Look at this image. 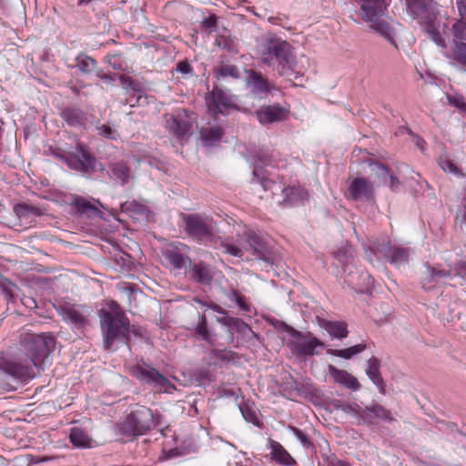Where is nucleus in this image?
<instances>
[{
  "label": "nucleus",
  "instance_id": "9",
  "mask_svg": "<svg viewBox=\"0 0 466 466\" xmlns=\"http://www.w3.org/2000/svg\"><path fill=\"white\" fill-rule=\"evenodd\" d=\"M456 277L466 279V262L459 261L454 268H451L449 270L428 267V276L422 280V287L424 289L430 290L437 285L446 284L448 279Z\"/></svg>",
  "mask_w": 466,
  "mask_h": 466
},
{
  "label": "nucleus",
  "instance_id": "17",
  "mask_svg": "<svg viewBox=\"0 0 466 466\" xmlns=\"http://www.w3.org/2000/svg\"><path fill=\"white\" fill-rule=\"evenodd\" d=\"M288 112L286 108L273 105L260 107L256 112V116L260 124L267 125L284 120Z\"/></svg>",
  "mask_w": 466,
  "mask_h": 466
},
{
  "label": "nucleus",
  "instance_id": "20",
  "mask_svg": "<svg viewBox=\"0 0 466 466\" xmlns=\"http://www.w3.org/2000/svg\"><path fill=\"white\" fill-rule=\"evenodd\" d=\"M328 370L329 376L336 383L353 391H357L360 389V384L357 378L347 370H339L333 365H329Z\"/></svg>",
  "mask_w": 466,
  "mask_h": 466
},
{
  "label": "nucleus",
  "instance_id": "26",
  "mask_svg": "<svg viewBox=\"0 0 466 466\" xmlns=\"http://www.w3.org/2000/svg\"><path fill=\"white\" fill-rule=\"evenodd\" d=\"M319 323L332 339H342L349 334L348 325L344 321L321 319Z\"/></svg>",
  "mask_w": 466,
  "mask_h": 466
},
{
  "label": "nucleus",
  "instance_id": "47",
  "mask_svg": "<svg viewBox=\"0 0 466 466\" xmlns=\"http://www.w3.org/2000/svg\"><path fill=\"white\" fill-rule=\"evenodd\" d=\"M228 299L234 300L241 310L245 312H250V306L247 303L245 299L242 296H240L237 291H230V293L228 294Z\"/></svg>",
  "mask_w": 466,
  "mask_h": 466
},
{
  "label": "nucleus",
  "instance_id": "3",
  "mask_svg": "<svg viewBox=\"0 0 466 466\" xmlns=\"http://www.w3.org/2000/svg\"><path fill=\"white\" fill-rule=\"evenodd\" d=\"M353 2L359 5L361 18L369 24L370 28L398 48L395 28L382 19L388 6L386 0H353Z\"/></svg>",
  "mask_w": 466,
  "mask_h": 466
},
{
  "label": "nucleus",
  "instance_id": "21",
  "mask_svg": "<svg viewBox=\"0 0 466 466\" xmlns=\"http://www.w3.org/2000/svg\"><path fill=\"white\" fill-rule=\"evenodd\" d=\"M360 418L367 424H373L376 419L384 421H392L390 411L380 404H373L361 410Z\"/></svg>",
  "mask_w": 466,
  "mask_h": 466
},
{
  "label": "nucleus",
  "instance_id": "5",
  "mask_svg": "<svg viewBox=\"0 0 466 466\" xmlns=\"http://www.w3.org/2000/svg\"><path fill=\"white\" fill-rule=\"evenodd\" d=\"M161 416L146 406H137L125 421L119 424L120 433L127 436L144 435L160 424Z\"/></svg>",
  "mask_w": 466,
  "mask_h": 466
},
{
  "label": "nucleus",
  "instance_id": "29",
  "mask_svg": "<svg viewBox=\"0 0 466 466\" xmlns=\"http://www.w3.org/2000/svg\"><path fill=\"white\" fill-rule=\"evenodd\" d=\"M269 447L272 460L285 466H292L296 464V461L285 450V448L278 441H270Z\"/></svg>",
  "mask_w": 466,
  "mask_h": 466
},
{
  "label": "nucleus",
  "instance_id": "25",
  "mask_svg": "<svg viewBox=\"0 0 466 466\" xmlns=\"http://www.w3.org/2000/svg\"><path fill=\"white\" fill-rule=\"evenodd\" d=\"M370 170L378 179L379 185L389 186L391 189H395L399 186V179L389 173V170L382 164L374 162L370 164Z\"/></svg>",
  "mask_w": 466,
  "mask_h": 466
},
{
  "label": "nucleus",
  "instance_id": "38",
  "mask_svg": "<svg viewBox=\"0 0 466 466\" xmlns=\"http://www.w3.org/2000/svg\"><path fill=\"white\" fill-rule=\"evenodd\" d=\"M167 261L176 269H181L186 266L188 258L179 253L175 248L167 249L164 253Z\"/></svg>",
  "mask_w": 466,
  "mask_h": 466
},
{
  "label": "nucleus",
  "instance_id": "19",
  "mask_svg": "<svg viewBox=\"0 0 466 466\" xmlns=\"http://www.w3.org/2000/svg\"><path fill=\"white\" fill-rule=\"evenodd\" d=\"M166 128L177 138L183 139L190 129L189 121L186 119L185 114L177 111L166 120Z\"/></svg>",
  "mask_w": 466,
  "mask_h": 466
},
{
  "label": "nucleus",
  "instance_id": "42",
  "mask_svg": "<svg viewBox=\"0 0 466 466\" xmlns=\"http://www.w3.org/2000/svg\"><path fill=\"white\" fill-rule=\"evenodd\" d=\"M239 410L241 411L243 418L247 421L251 422L254 425L258 424L259 420H258V412L254 409L250 408L247 404H243V405L239 406Z\"/></svg>",
  "mask_w": 466,
  "mask_h": 466
},
{
  "label": "nucleus",
  "instance_id": "36",
  "mask_svg": "<svg viewBox=\"0 0 466 466\" xmlns=\"http://www.w3.org/2000/svg\"><path fill=\"white\" fill-rule=\"evenodd\" d=\"M353 248L348 243L343 244L334 252V258L339 265L346 271L350 260L352 259Z\"/></svg>",
  "mask_w": 466,
  "mask_h": 466
},
{
  "label": "nucleus",
  "instance_id": "12",
  "mask_svg": "<svg viewBox=\"0 0 466 466\" xmlns=\"http://www.w3.org/2000/svg\"><path fill=\"white\" fill-rule=\"evenodd\" d=\"M376 253L382 255L395 267H400L408 262L410 250L400 247H392L390 242L375 244L373 247Z\"/></svg>",
  "mask_w": 466,
  "mask_h": 466
},
{
  "label": "nucleus",
  "instance_id": "23",
  "mask_svg": "<svg viewBox=\"0 0 466 466\" xmlns=\"http://www.w3.org/2000/svg\"><path fill=\"white\" fill-rule=\"evenodd\" d=\"M380 362L375 358L371 357L367 361L366 368V375L372 381V383L377 387L378 390L381 394H386V384L381 377L380 371Z\"/></svg>",
  "mask_w": 466,
  "mask_h": 466
},
{
  "label": "nucleus",
  "instance_id": "28",
  "mask_svg": "<svg viewBox=\"0 0 466 466\" xmlns=\"http://www.w3.org/2000/svg\"><path fill=\"white\" fill-rule=\"evenodd\" d=\"M59 313L64 320L68 321L76 327H82L86 322V318L82 313L79 307L66 305L60 307Z\"/></svg>",
  "mask_w": 466,
  "mask_h": 466
},
{
  "label": "nucleus",
  "instance_id": "49",
  "mask_svg": "<svg viewBox=\"0 0 466 466\" xmlns=\"http://www.w3.org/2000/svg\"><path fill=\"white\" fill-rule=\"evenodd\" d=\"M289 430L293 433V435L299 441V442L305 446L309 447L310 445V441H309L307 435L299 429L289 426Z\"/></svg>",
  "mask_w": 466,
  "mask_h": 466
},
{
  "label": "nucleus",
  "instance_id": "41",
  "mask_svg": "<svg viewBox=\"0 0 466 466\" xmlns=\"http://www.w3.org/2000/svg\"><path fill=\"white\" fill-rule=\"evenodd\" d=\"M147 97L143 96L142 93L137 89L132 88L127 91V97L126 98V104L130 106H140Z\"/></svg>",
  "mask_w": 466,
  "mask_h": 466
},
{
  "label": "nucleus",
  "instance_id": "53",
  "mask_svg": "<svg viewBox=\"0 0 466 466\" xmlns=\"http://www.w3.org/2000/svg\"><path fill=\"white\" fill-rule=\"evenodd\" d=\"M361 410L362 409L358 405H355V406L346 405L345 407H343V410L346 413H351L353 415H358L360 417Z\"/></svg>",
  "mask_w": 466,
  "mask_h": 466
},
{
  "label": "nucleus",
  "instance_id": "63",
  "mask_svg": "<svg viewBox=\"0 0 466 466\" xmlns=\"http://www.w3.org/2000/svg\"><path fill=\"white\" fill-rule=\"evenodd\" d=\"M101 78L106 79V80L108 79L107 76H101Z\"/></svg>",
  "mask_w": 466,
  "mask_h": 466
},
{
  "label": "nucleus",
  "instance_id": "39",
  "mask_svg": "<svg viewBox=\"0 0 466 466\" xmlns=\"http://www.w3.org/2000/svg\"><path fill=\"white\" fill-rule=\"evenodd\" d=\"M358 274V279L355 278L352 271H350L348 276L345 278V281L350 286L352 289L356 290H362L364 286H369L370 284V276L367 273L361 272Z\"/></svg>",
  "mask_w": 466,
  "mask_h": 466
},
{
  "label": "nucleus",
  "instance_id": "14",
  "mask_svg": "<svg viewBox=\"0 0 466 466\" xmlns=\"http://www.w3.org/2000/svg\"><path fill=\"white\" fill-rule=\"evenodd\" d=\"M356 201H368L373 198V184L364 177L353 179L349 187L348 195Z\"/></svg>",
  "mask_w": 466,
  "mask_h": 466
},
{
  "label": "nucleus",
  "instance_id": "52",
  "mask_svg": "<svg viewBox=\"0 0 466 466\" xmlns=\"http://www.w3.org/2000/svg\"><path fill=\"white\" fill-rule=\"evenodd\" d=\"M201 25L203 28L213 31L217 26V17L215 15H210L205 18Z\"/></svg>",
  "mask_w": 466,
  "mask_h": 466
},
{
  "label": "nucleus",
  "instance_id": "46",
  "mask_svg": "<svg viewBox=\"0 0 466 466\" xmlns=\"http://www.w3.org/2000/svg\"><path fill=\"white\" fill-rule=\"evenodd\" d=\"M218 321L227 326H235L239 330H245L246 329H248V326L245 322L238 319L228 316L222 319H218Z\"/></svg>",
  "mask_w": 466,
  "mask_h": 466
},
{
  "label": "nucleus",
  "instance_id": "57",
  "mask_svg": "<svg viewBox=\"0 0 466 466\" xmlns=\"http://www.w3.org/2000/svg\"><path fill=\"white\" fill-rule=\"evenodd\" d=\"M230 350H218L216 351V356L220 359H225L227 355L231 354Z\"/></svg>",
  "mask_w": 466,
  "mask_h": 466
},
{
  "label": "nucleus",
  "instance_id": "45",
  "mask_svg": "<svg viewBox=\"0 0 466 466\" xmlns=\"http://www.w3.org/2000/svg\"><path fill=\"white\" fill-rule=\"evenodd\" d=\"M446 97L450 105L453 106L454 107L461 111H466V102L461 95L448 94Z\"/></svg>",
  "mask_w": 466,
  "mask_h": 466
},
{
  "label": "nucleus",
  "instance_id": "33",
  "mask_svg": "<svg viewBox=\"0 0 466 466\" xmlns=\"http://www.w3.org/2000/svg\"><path fill=\"white\" fill-rule=\"evenodd\" d=\"M366 348L367 346L365 343H360L342 350L328 349L327 353L330 356L339 357L344 360H350L352 357L364 351Z\"/></svg>",
  "mask_w": 466,
  "mask_h": 466
},
{
  "label": "nucleus",
  "instance_id": "30",
  "mask_svg": "<svg viewBox=\"0 0 466 466\" xmlns=\"http://www.w3.org/2000/svg\"><path fill=\"white\" fill-rule=\"evenodd\" d=\"M199 133L201 142L205 147L216 146L224 135L223 130L218 127L201 128Z\"/></svg>",
  "mask_w": 466,
  "mask_h": 466
},
{
  "label": "nucleus",
  "instance_id": "32",
  "mask_svg": "<svg viewBox=\"0 0 466 466\" xmlns=\"http://www.w3.org/2000/svg\"><path fill=\"white\" fill-rule=\"evenodd\" d=\"M62 117L71 127H81L85 124L86 116L82 110L68 107L62 111Z\"/></svg>",
  "mask_w": 466,
  "mask_h": 466
},
{
  "label": "nucleus",
  "instance_id": "1",
  "mask_svg": "<svg viewBox=\"0 0 466 466\" xmlns=\"http://www.w3.org/2000/svg\"><path fill=\"white\" fill-rule=\"evenodd\" d=\"M21 347L23 353L4 361L2 369L15 379L27 380L35 377V369L39 370L55 350L56 340L50 334L27 333L22 338Z\"/></svg>",
  "mask_w": 466,
  "mask_h": 466
},
{
  "label": "nucleus",
  "instance_id": "37",
  "mask_svg": "<svg viewBox=\"0 0 466 466\" xmlns=\"http://www.w3.org/2000/svg\"><path fill=\"white\" fill-rule=\"evenodd\" d=\"M192 277L200 284L208 285L212 280L209 268L204 263L195 264L192 267Z\"/></svg>",
  "mask_w": 466,
  "mask_h": 466
},
{
  "label": "nucleus",
  "instance_id": "22",
  "mask_svg": "<svg viewBox=\"0 0 466 466\" xmlns=\"http://www.w3.org/2000/svg\"><path fill=\"white\" fill-rule=\"evenodd\" d=\"M458 15L451 25L452 39L466 40V5L456 3Z\"/></svg>",
  "mask_w": 466,
  "mask_h": 466
},
{
  "label": "nucleus",
  "instance_id": "16",
  "mask_svg": "<svg viewBox=\"0 0 466 466\" xmlns=\"http://www.w3.org/2000/svg\"><path fill=\"white\" fill-rule=\"evenodd\" d=\"M449 64L466 71V40L452 39L451 47L444 53Z\"/></svg>",
  "mask_w": 466,
  "mask_h": 466
},
{
  "label": "nucleus",
  "instance_id": "2",
  "mask_svg": "<svg viewBox=\"0 0 466 466\" xmlns=\"http://www.w3.org/2000/svg\"><path fill=\"white\" fill-rule=\"evenodd\" d=\"M99 316L106 350H111L116 341L126 343L128 340L130 322L116 302L111 301L109 309H102Z\"/></svg>",
  "mask_w": 466,
  "mask_h": 466
},
{
  "label": "nucleus",
  "instance_id": "7",
  "mask_svg": "<svg viewBox=\"0 0 466 466\" xmlns=\"http://www.w3.org/2000/svg\"><path fill=\"white\" fill-rule=\"evenodd\" d=\"M283 326L290 336L288 346L298 357L309 358L318 355V349L324 348V343L310 332L302 333L286 324Z\"/></svg>",
  "mask_w": 466,
  "mask_h": 466
},
{
  "label": "nucleus",
  "instance_id": "35",
  "mask_svg": "<svg viewBox=\"0 0 466 466\" xmlns=\"http://www.w3.org/2000/svg\"><path fill=\"white\" fill-rule=\"evenodd\" d=\"M96 66V62L87 55L81 53L75 58V65L72 67H76L82 74H90L94 71Z\"/></svg>",
  "mask_w": 466,
  "mask_h": 466
},
{
  "label": "nucleus",
  "instance_id": "40",
  "mask_svg": "<svg viewBox=\"0 0 466 466\" xmlns=\"http://www.w3.org/2000/svg\"><path fill=\"white\" fill-rule=\"evenodd\" d=\"M197 335L209 344L213 343V338L208 329L207 318L205 315L199 316L198 322L196 326Z\"/></svg>",
  "mask_w": 466,
  "mask_h": 466
},
{
  "label": "nucleus",
  "instance_id": "18",
  "mask_svg": "<svg viewBox=\"0 0 466 466\" xmlns=\"http://www.w3.org/2000/svg\"><path fill=\"white\" fill-rule=\"evenodd\" d=\"M282 199L278 203L284 207H293L303 204L309 198L308 192L300 186H291L281 190Z\"/></svg>",
  "mask_w": 466,
  "mask_h": 466
},
{
  "label": "nucleus",
  "instance_id": "11",
  "mask_svg": "<svg viewBox=\"0 0 466 466\" xmlns=\"http://www.w3.org/2000/svg\"><path fill=\"white\" fill-rule=\"evenodd\" d=\"M60 157L69 168L83 175L89 174L95 170L96 159L82 144H77L74 154L70 153L67 156H62Z\"/></svg>",
  "mask_w": 466,
  "mask_h": 466
},
{
  "label": "nucleus",
  "instance_id": "64",
  "mask_svg": "<svg viewBox=\"0 0 466 466\" xmlns=\"http://www.w3.org/2000/svg\"><path fill=\"white\" fill-rule=\"evenodd\" d=\"M464 200H466V188H465V197H464Z\"/></svg>",
  "mask_w": 466,
  "mask_h": 466
},
{
  "label": "nucleus",
  "instance_id": "44",
  "mask_svg": "<svg viewBox=\"0 0 466 466\" xmlns=\"http://www.w3.org/2000/svg\"><path fill=\"white\" fill-rule=\"evenodd\" d=\"M121 209L123 212L128 213L130 215L133 214H143L145 211V207L135 200L126 201L121 204Z\"/></svg>",
  "mask_w": 466,
  "mask_h": 466
},
{
  "label": "nucleus",
  "instance_id": "51",
  "mask_svg": "<svg viewBox=\"0 0 466 466\" xmlns=\"http://www.w3.org/2000/svg\"><path fill=\"white\" fill-rule=\"evenodd\" d=\"M440 165H441V168L443 169V171H445V172H449L451 174L459 173L458 167L449 159L441 160Z\"/></svg>",
  "mask_w": 466,
  "mask_h": 466
},
{
  "label": "nucleus",
  "instance_id": "15",
  "mask_svg": "<svg viewBox=\"0 0 466 466\" xmlns=\"http://www.w3.org/2000/svg\"><path fill=\"white\" fill-rule=\"evenodd\" d=\"M208 112L214 117L218 114H224V112L232 106V102L222 90L214 88L212 92L206 97Z\"/></svg>",
  "mask_w": 466,
  "mask_h": 466
},
{
  "label": "nucleus",
  "instance_id": "61",
  "mask_svg": "<svg viewBox=\"0 0 466 466\" xmlns=\"http://www.w3.org/2000/svg\"><path fill=\"white\" fill-rule=\"evenodd\" d=\"M463 220L466 221V204L464 205Z\"/></svg>",
  "mask_w": 466,
  "mask_h": 466
},
{
  "label": "nucleus",
  "instance_id": "58",
  "mask_svg": "<svg viewBox=\"0 0 466 466\" xmlns=\"http://www.w3.org/2000/svg\"><path fill=\"white\" fill-rule=\"evenodd\" d=\"M433 40L438 46H444V40L438 34L434 35Z\"/></svg>",
  "mask_w": 466,
  "mask_h": 466
},
{
  "label": "nucleus",
  "instance_id": "24",
  "mask_svg": "<svg viewBox=\"0 0 466 466\" xmlns=\"http://www.w3.org/2000/svg\"><path fill=\"white\" fill-rule=\"evenodd\" d=\"M247 85L251 92L260 98L267 96L270 89L268 81L260 73L255 71L250 72Z\"/></svg>",
  "mask_w": 466,
  "mask_h": 466
},
{
  "label": "nucleus",
  "instance_id": "31",
  "mask_svg": "<svg viewBox=\"0 0 466 466\" xmlns=\"http://www.w3.org/2000/svg\"><path fill=\"white\" fill-rule=\"evenodd\" d=\"M109 176L112 179L118 180L122 186L127 184L129 179L132 178L129 167L122 162L115 163L112 165L109 171Z\"/></svg>",
  "mask_w": 466,
  "mask_h": 466
},
{
  "label": "nucleus",
  "instance_id": "10",
  "mask_svg": "<svg viewBox=\"0 0 466 466\" xmlns=\"http://www.w3.org/2000/svg\"><path fill=\"white\" fill-rule=\"evenodd\" d=\"M132 374L142 383L148 384L158 391L167 392L171 387V383L164 375L147 364L136 365Z\"/></svg>",
  "mask_w": 466,
  "mask_h": 466
},
{
  "label": "nucleus",
  "instance_id": "27",
  "mask_svg": "<svg viewBox=\"0 0 466 466\" xmlns=\"http://www.w3.org/2000/svg\"><path fill=\"white\" fill-rule=\"evenodd\" d=\"M271 161L268 156H262L259 155L258 157V161L255 164L254 170H253V177L254 179L257 180L258 183H259L264 189H269L271 187V185H275V183L268 179L266 177L265 170L263 169L262 166H270Z\"/></svg>",
  "mask_w": 466,
  "mask_h": 466
},
{
  "label": "nucleus",
  "instance_id": "60",
  "mask_svg": "<svg viewBox=\"0 0 466 466\" xmlns=\"http://www.w3.org/2000/svg\"><path fill=\"white\" fill-rule=\"evenodd\" d=\"M91 1H92V0H79V1H78V3H79L80 5H82V4H88V3H90Z\"/></svg>",
  "mask_w": 466,
  "mask_h": 466
},
{
  "label": "nucleus",
  "instance_id": "59",
  "mask_svg": "<svg viewBox=\"0 0 466 466\" xmlns=\"http://www.w3.org/2000/svg\"><path fill=\"white\" fill-rule=\"evenodd\" d=\"M228 466H242L241 465V462H238V461H233V462H229Z\"/></svg>",
  "mask_w": 466,
  "mask_h": 466
},
{
  "label": "nucleus",
  "instance_id": "56",
  "mask_svg": "<svg viewBox=\"0 0 466 466\" xmlns=\"http://www.w3.org/2000/svg\"><path fill=\"white\" fill-rule=\"evenodd\" d=\"M330 466H350L349 462L339 460V459H332L329 461Z\"/></svg>",
  "mask_w": 466,
  "mask_h": 466
},
{
  "label": "nucleus",
  "instance_id": "55",
  "mask_svg": "<svg viewBox=\"0 0 466 466\" xmlns=\"http://www.w3.org/2000/svg\"><path fill=\"white\" fill-rule=\"evenodd\" d=\"M189 65L186 62H180L177 65V69L179 72L187 74L189 72Z\"/></svg>",
  "mask_w": 466,
  "mask_h": 466
},
{
  "label": "nucleus",
  "instance_id": "54",
  "mask_svg": "<svg viewBox=\"0 0 466 466\" xmlns=\"http://www.w3.org/2000/svg\"><path fill=\"white\" fill-rule=\"evenodd\" d=\"M198 302L200 304L204 305V306L208 307L209 309H211L212 310H214L217 313H219V314H222V315H226L227 314L226 310L223 309L220 306H218L217 304H204L201 301H198Z\"/></svg>",
  "mask_w": 466,
  "mask_h": 466
},
{
  "label": "nucleus",
  "instance_id": "4",
  "mask_svg": "<svg viewBox=\"0 0 466 466\" xmlns=\"http://www.w3.org/2000/svg\"><path fill=\"white\" fill-rule=\"evenodd\" d=\"M221 250L236 258H241L245 251L251 250L258 256L264 255L266 246L261 237L252 230L242 228L236 238H224L219 241Z\"/></svg>",
  "mask_w": 466,
  "mask_h": 466
},
{
  "label": "nucleus",
  "instance_id": "8",
  "mask_svg": "<svg viewBox=\"0 0 466 466\" xmlns=\"http://www.w3.org/2000/svg\"><path fill=\"white\" fill-rule=\"evenodd\" d=\"M185 230L188 236L198 240L210 238L216 228L213 218L204 214H188L183 217Z\"/></svg>",
  "mask_w": 466,
  "mask_h": 466
},
{
  "label": "nucleus",
  "instance_id": "34",
  "mask_svg": "<svg viewBox=\"0 0 466 466\" xmlns=\"http://www.w3.org/2000/svg\"><path fill=\"white\" fill-rule=\"evenodd\" d=\"M69 439L76 448H90L92 439L82 429L75 427L71 429Z\"/></svg>",
  "mask_w": 466,
  "mask_h": 466
},
{
  "label": "nucleus",
  "instance_id": "43",
  "mask_svg": "<svg viewBox=\"0 0 466 466\" xmlns=\"http://www.w3.org/2000/svg\"><path fill=\"white\" fill-rule=\"evenodd\" d=\"M218 77H232V78H239V71L238 68L234 65H223L220 66Z\"/></svg>",
  "mask_w": 466,
  "mask_h": 466
},
{
  "label": "nucleus",
  "instance_id": "13",
  "mask_svg": "<svg viewBox=\"0 0 466 466\" xmlns=\"http://www.w3.org/2000/svg\"><path fill=\"white\" fill-rule=\"evenodd\" d=\"M406 2L410 12L420 24L431 23L434 18L433 0H406Z\"/></svg>",
  "mask_w": 466,
  "mask_h": 466
},
{
  "label": "nucleus",
  "instance_id": "6",
  "mask_svg": "<svg viewBox=\"0 0 466 466\" xmlns=\"http://www.w3.org/2000/svg\"><path fill=\"white\" fill-rule=\"evenodd\" d=\"M260 59L262 63L272 66L275 63L280 66L279 73L287 75L295 65V57L291 46L281 39H269L261 47Z\"/></svg>",
  "mask_w": 466,
  "mask_h": 466
},
{
  "label": "nucleus",
  "instance_id": "48",
  "mask_svg": "<svg viewBox=\"0 0 466 466\" xmlns=\"http://www.w3.org/2000/svg\"><path fill=\"white\" fill-rule=\"evenodd\" d=\"M97 130L101 137L110 140H116L118 137L117 131L108 125H102Z\"/></svg>",
  "mask_w": 466,
  "mask_h": 466
},
{
  "label": "nucleus",
  "instance_id": "62",
  "mask_svg": "<svg viewBox=\"0 0 466 466\" xmlns=\"http://www.w3.org/2000/svg\"><path fill=\"white\" fill-rule=\"evenodd\" d=\"M461 2L464 5H466V0H456V3Z\"/></svg>",
  "mask_w": 466,
  "mask_h": 466
},
{
  "label": "nucleus",
  "instance_id": "50",
  "mask_svg": "<svg viewBox=\"0 0 466 466\" xmlns=\"http://www.w3.org/2000/svg\"><path fill=\"white\" fill-rule=\"evenodd\" d=\"M75 207L81 212H86L88 210H95L96 208L90 201L85 198H76L74 202Z\"/></svg>",
  "mask_w": 466,
  "mask_h": 466
}]
</instances>
